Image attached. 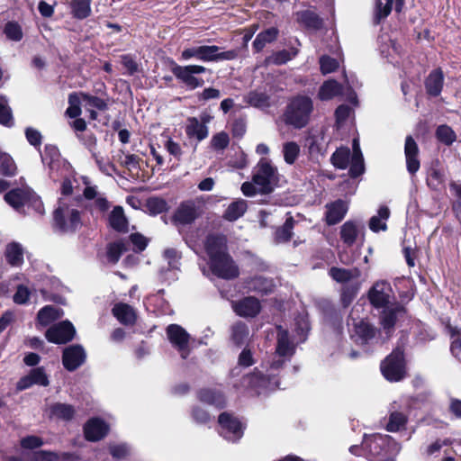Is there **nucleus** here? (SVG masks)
I'll return each mask as SVG.
<instances>
[{
    "label": "nucleus",
    "instance_id": "17",
    "mask_svg": "<svg viewBox=\"0 0 461 461\" xmlns=\"http://www.w3.org/2000/svg\"><path fill=\"white\" fill-rule=\"evenodd\" d=\"M5 201L14 210L20 211L32 200H36L35 194L30 189L14 188L4 196Z\"/></svg>",
    "mask_w": 461,
    "mask_h": 461
},
{
    "label": "nucleus",
    "instance_id": "37",
    "mask_svg": "<svg viewBox=\"0 0 461 461\" xmlns=\"http://www.w3.org/2000/svg\"><path fill=\"white\" fill-rule=\"evenodd\" d=\"M342 86L336 80H327L320 87L318 96L321 100H330L340 95Z\"/></svg>",
    "mask_w": 461,
    "mask_h": 461
},
{
    "label": "nucleus",
    "instance_id": "23",
    "mask_svg": "<svg viewBox=\"0 0 461 461\" xmlns=\"http://www.w3.org/2000/svg\"><path fill=\"white\" fill-rule=\"evenodd\" d=\"M234 312L242 317H254L260 311L259 301L254 297H246L233 305Z\"/></svg>",
    "mask_w": 461,
    "mask_h": 461
},
{
    "label": "nucleus",
    "instance_id": "10",
    "mask_svg": "<svg viewBox=\"0 0 461 461\" xmlns=\"http://www.w3.org/2000/svg\"><path fill=\"white\" fill-rule=\"evenodd\" d=\"M409 408L400 402H393L389 406V418L386 424V430L398 432L405 429L408 421Z\"/></svg>",
    "mask_w": 461,
    "mask_h": 461
},
{
    "label": "nucleus",
    "instance_id": "21",
    "mask_svg": "<svg viewBox=\"0 0 461 461\" xmlns=\"http://www.w3.org/2000/svg\"><path fill=\"white\" fill-rule=\"evenodd\" d=\"M205 250L210 261L229 255L226 251V239L221 235L208 236L205 242Z\"/></svg>",
    "mask_w": 461,
    "mask_h": 461
},
{
    "label": "nucleus",
    "instance_id": "18",
    "mask_svg": "<svg viewBox=\"0 0 461 461\" xmlns=\"http://www.w3.org/2000/svg\"><path fill=\"white\" fill-rule=\"evenodd\" d=\"M49 384L50 381L48 375H46L44 368L41 366L32 368L27 375L22 377L16 384V389L18 391H23L33 384L48 386Z\"/></svg>",
    "mask_w": 461,
    "mask_h": 461
},
{
    "label": "nucleus",
    "instance_id": "31",
    "mask_svg": "<svg viewBox=\"0 0 461 461\" xmlns=\"http://www.w3.org/2000/svg\"><path fill=\"white\" fill-rule=\"evenodd\" d=\"M62 315L63 311L60 308L47 305L39 311L37 320L41 326H48L52 321L61 318Z\"/></svg>",
    "mask_w": 461,
    "mask_h": 461
},
{
    "label": "nucleus",
    "instance_id": "53",
    "mask_svg": "<svg viewBox=\"0 0 461 461\" xmlns=\"http://www.w3.org/2000/svg\"><path fill=\"white\" fill-rule=\"evenodd\" d=\"M81 95L72 93L68 95V107L66 114L70 118H77L81 114Z\"/></svg>",
    "mask_w": 461,
    "mask_h": 461
},
{
    "label": "nucleus",
    "instance_id": "54",
    "mask_svg": "<svg viewBox=\"0 0 461 461\" xmlns=\"http://www.w3.org/2000/svg\"><path fill=\"white\" fill-rule=\"evenodd\" d=\"M147 209L151 214L157 215L167 212L168 205L167 201L163 198L150 197L147 201Z\"/></svg>",
    "mask_w": 461,
    "mask_h": 461
},
{
    "label": "nucleus",
    "instance_id": "56",
    "mask_svg": "<svg viewBox=\"0 0 461 461\" xmlns=\"http://www.w3.org/2000/svg\"><path fill=\"white\" fill-rule=\"evenodd\" d=\"M4 32L8 40L14 41H20L23 35L21 26L14 22H8L5 26Z\"/></svg>",
    "mask_w": 461,
    "mask_h": 461
},
{
    "label": "nucleus",
    "instance_id": "51",
    "mask_svg": "<svg viewBox=\"0 0 461 461\" xmlns=\"http://www.w3.org/2000/svg\"><path fill=\"white\" fill-rule=\"evenodd\" d=\"M128 249L127 244L123 241L112 243L107 249L108 260L113 264L117 263L121 256Z\"/></svg>",
    "mask_w": 461,
    "mask_h": 461
},
{
    "label": "nucleus",
    "instance_id": "62",
    "mask_svg": "<svg viewBox=\"0 0 461 461\" xmlns=\"http://www.w3.org/2000/svg\"><path fill=\"white\" fill-rule=\"evenodd\" d=\"M309 329V322L305 317H298L295 320V331L299 336L298 342L305 341Z\"/></svg>",
    "mask_w": 461,
    "mask_h": 461
},
{
    "label": "nucleus",
    "instance_id": "9",
    "mask_svg": "<svg viewBox=\"0 0 461 461\" xmlns=\"http://www.w3.org/2000/svg\"><path fill=\"white\" fill-rule=\"evenodd\" d=\"M220 434L226 440L237 442L243 436V427L240 421L230 413L222 412L218 419Z\"/></svg>",
    "mask_w": 461,
    "mask_h": 461
},
{
    "label": "nucleus",
    "instance_id": "5",
    "mask_svg": "<svg viewBox=\"0 0 461 461\" xmlns=\"http://www.w3.org/2000/svg\"><path fill=\"white\" fill-rule=\"evenodd\" d=\"M54 224L63 233L74 232L81 226L79 212L60 202L54 212Z\"/></svg>",
    "mask_w": 461,
    "mask_h": 461
},
{
    "label": "nucleus",
    "instance_id": "19",
    "mask_svg": "<svg viewBox=\"0 0 461 461\" xmlns=\"http://www.w3.org/2000/svg\"><path fill=\"white\" fill-rule=\"evenodd\" d=\"M406 167L410 174L414 175L420 167L419 159V147L411 136H407L404 144Z\"/></svg>",
    "mask_w": 461,
    "mask_h": 461
},
{
    "label": "nucleus",
    "instance_id": "34",
    "mask_svg": "<svg viewBox=\"0 0 461 461\" xmlns=\"http://www.w3.org/2000/svg\"><path fill=\"white\" fill-rule=\"evenodd\" d=\"M359 233V226L356 221H348L340 228V238L348 246H352Z\"/></svg>",
    "mask_w": 461,
    "mask_h": 461
},
{
    "label": "nucleus",
    "instance_id": "55",
    "mask_svg": "<svg viewBox=\"0 0 461 461\" xmlns=\"http://www.w3.org/2000/svg\"><path fill=\"white\" fill-rule=\"evenodd\" d=\"M436 136L439 141L446 145H451L456 140V133L447 125H440L436 131Z\"/></svg>",
    "mask_w": 461,
    "mask_h": 461
},
{
    "label": "nucleus",
    "instance_id": "63",
    "mask_svg": "<svg viewBox=\"0 0 461 461\" xmlns=\"http://www.w3.org/2000/svg\"><path fill=\"white\" fill-rule=\"evenodd\" d=\"M32 461H59V454L50 450H38L32 456Z\"/></svg>",
    "mask_w": 461,
    "mask_h": 461
},
{
    "label": "nucleus",
    "instance_id": "39",
    "mask_svg": "<svg viewBox=\"0 0 461 461\" xmlns=\"http://www.w3.org/2000/svg\"><path fill=\"white\" fill-rule=\"evenodd\" d=\"M278 35V30L275 27L268 28L259 32L253 41V48L257 52L261 51L267 43L274 41Z\"/></svg>",
    "mask_w": 461,
    "mask_h": 461
},
{
    "label": "nucleus",
    "instance_id": "22",
    "mask_svg": "<svg viewBox=\"0 0 461 461\" xmlns=\"http://www.w3.org/2000/svg\"><path fill=\"white\" fill-rule=\"evenodd\" d=\"M107 432V424L98 418L89 420L84 427L85 437L89 441H98L102 439Z\"/></svg>",
    "mask_w": 461,
    "mask_h": 461
},
{
    "label": "nucleus",
    "instance_id": "7",
    "mask_svg": "<svg viewBox=\"0 0 461 461\" xmlns=\"http://www.w3.org/2000/svg\"><path fill=\"white\" fill-rule=\"evenodd\" d=\"M379 330L370 322L360 320L353 323L350 336L353 341L362 347L373 345L379 341Z\"/></svg>",
    "mask_w": 461,
    "mask_h": 461
},
{
    "label": "nucleus",
    "instance_id": "64",
    "mask_svg": "<svg viewBox=\"0 0 461 461\" xmlns=\"http://www.w3.org/2000/svg\"><path fill=\"white\" fill-rule=\"evenodd\" d=\"M44 441L41 438L37 436H26L20 441V445L24 449H35L43 446Z\"/></svg>",
    "mask_w": 461,
    "mask_h": 461
},
{
    "label": "nucleus",
    "instance_id": "45",
    "mask_svg": "<svg viewBox=\"0 0 461 461\" xmlns=\"http://www.w3.org/2000/svg\"><path fill=\"white\" fill-rule=\"evenodd\" d=\"M349 158L350 149L348 147H341L332 154L330 161L335 167L345 169L348 166Z\"/></svg>",
    "mask_w": 461,
    "mask_h": 461
},
{
    "label": "nucleus",
    "instance_id": "11",
    "mask_svg": "<svg viewBox=\"0 0 461 461\" xmlns=\"http://www.w3.org/2000/svg\"><path fill=\"white\" fill-rule=\"evenodd\" d=\"M167 335L173 345L176 348L182 358H186L189 355V334L186 330L177 324H170L167 328Z\"/></svg>",
    "mask_w": 461,
    "mask_h": 461
},
{
    "label": "nucleus",
    "instance_id": "46",
    "mask_svg": "<svg viewBox=\"0 0 461 461\" xmlns=\"http://www.w3.org/2000/svg\"><path fill=\"white\" fill-rule=\"evenodd\" d=\"M246 102L257 108L264 109L270 105L269 95L264 92L252 91L246 96Z\"/></svg>",
    "mask_w": 461,
    "mask_h": 461
},
{
    "label": "nucleus",
    "instance_id": "20",
    "mask_svg": "<svg viewBox=\"0 0 461 461\" xmlns=\"http://www.w3.org/2000/svg\"><path fill=\"white\" fill-rule=\"evenodd\" d=\"M220 48L215 45H203L198 47H192L185 49L181 53V59L183 60H188L192 58H195L198 60L204 62L213 60V53L219 50Z\"/></svg>",
    "mask_w": 461,
    "mask_h": 461
},
{
    "label": "nucleus",
    "instance_id": "26",
    "mask_svg": "<svg viewBox=\"0 0 461 461\" xmlns=\"http://www.w3.org/2000/svg\"><path fill=\"white\" fill-rule=\"evenodd\" d=\"M329 275L334 281L345 284L358 279L361 276V271L358 267L348 269L332 267L329 270Z\"/></svg>",
    "mask_w": 461,
    "mask_h": 461
},
{
    "label": "nucleus",
    "instance_id": "58",
    "mask_svg": "<svg viewBox=\"0 0 461 461\" xmlns=\"http://www.w3.org/2000/svg\"><path fill=\"white\" fill-rule=\"evenodd\" d=\"M109 451L114 459L122 460L129 456L131 447L126 443L110 444Z\"/></svg>",
    "mask_w": 461,
    "mask_h": 461
},
{
    "label": "nucleus",
    "instance_id": "29",
    "mask_svg": "<svg viewBox=\"0 0 461 461\" xmlns=\"http://www.w3.org/2000/svg\"><path fill=\"white\" fill-rule=\"evenodd\" d=\"M185 132L189 138H196L198 141H201L207 138L208 127L203 123H200L199 119L196 117H190L187 119Z\"/></svg>",
    "mask_w": 461,
    "mask_h": 461
},
{
    "label": "nucleus",
    "instance_id": "8",
    "mask_svg": "<svg viewBox=\"0 0 461 461\" xmlns=\"http://www.w3.org/2000/svg\"><path fill=\"white\" fill-rule=\"evenodd\" d=\"M368 299L376 309L393 305L394 296L391 285L386 281L375 283L368 292Z\"/></svg>",
    "mask_w": 461,
    "mask_h": 461
},
{
    "label": "nucleus",
    "instance_id": "59",
    "mask_svg": "<svg viewBox=\"0 0 461 461\" xmlns=\"http://www.w3.org/2000/svg\"><path fill=\"white\" fill-rule=\"evenodd\" d=\"M164 257L167 261L168 268L171 270H178L180 267V252L173 248L167 249L164 251Z\"/></svg>",
    "mask_w": 461,
    "mask_h": 461
},
{
    "label": "nucleus",
    "instance_id": "28",
    "mask_svg": "<svg viewBox=\"0 0 461 461\" xmlns=\"http://www.w3.org/2000/svg\"><path fill=\"white\" fill-rule=\"evenodd\" d=\"M23 254L24 249L18 242H10L5 247V257L6 262L12 267H19L23 264Z\"/></svg>",
    "mask_w": 461,
    "mask_h": 461
},
{
    "label": "nucleus",
    "instance_id": "47",
    "mask_svg": "<svg viewBox=\"0 0 461 461\" xmlns=\"http://www.w3.org/2000/svg\"><path fill=\"white\" fill-rule=\"evenodd\" d=\"M297 55V50H293L291 51L286 50H282L279 51H276L273 53L272 55L268 56L265 63L267 65H282L286 63L287 61L291 60L293 58H294Z\"/></svg>",
    "mask_w": 461,
    "mask_h": 461
},
{
    "label": "nucleus",
    "instance_id": "14",
    "mask_svg": "<svg viewBox=\"0 0 461 461\" xmlns=\"http://www.w3.org/2000/svg\"><path fill=\"white\" fill-rule=\"evenodd\" d=\"M383 309L380 315V324L386 334V338H389L394 330L398 318L405 313V309L399 303Z\"/></svg>",
    "mask_w": 461,
    "mask_h": 461
},
{
    "label": "nucleus",
    "instance_id": "50",
    "mask_svg": "<svg viewBox=\"0 0 461 461\" xmlns=\"http://www.w3.org/2000/svg\"><path fill=\"white\" fill-rule=\"evenodd\" d=\"M0 124L7 127L14 125L12 110L5 96L0 97Z\"/></svg>",
    "mask_w": 461,
    "mask_h": 461
},
{
    "label": "nucleus",
    "instance_id": "3",
    "mask_svg": "<svg viewBox=\"0 0 461 461\" xmlns=\"http://www.w3.org/2000/svg\"><path fill=\"white\" fill-rule=\"evenodd\" d=\"M381 372L390 382H399L406 375L403 350L397 347L381 364Z\"/></svg>",
    "mask_w": 461,
    "mask_h": 461
},
{
    "label": "nucleus",
    "instance_id": "35",
    "mask_svg": "<svg viewBox=\"0 0 461 461\" xmlns=\"http://www.w3.org/2000/svg\"><path fill=\"white\" fill-rule=\"evenodd\" d=\"M249 336L248 325L243 321H237L230 327V339L237 346L246 343Z\"/></svg>",
    "mask_w": 461,
    "mask_h": 461
},
{
    "label": "nucleus",
    "instance_id": "16",
    "mask_svg": "<svg viewBox=\"0 0 461 461\" xmlns=\"http://www.w3.org/2000/svg\"><path fill=\"white\" fill-rule=\"evenodd\" d=\"M198 217L197 206L193 201H186L177 207L172 221L176 225H189Z\"/></svg>",
    "mask_w": 461,
    "mask_h": 461
},
{
    "label": "nucleus",
    "instance_id": "61",
    "mask_svg": "<svg viewBox=\"0 0 461 461\" xmlns=\"http://www.w3.org/2000/svg\"><path fill=\"white\" fill-rule=\"evenodd\" d=\"M252 287L263 294H268L272 291L273 282L270 279L258 276L252 281Z\"/></svg>",
    "mask_w": 461,
    "mask_h": 461
},
{
    "label": "nucleus",
    "instance_id": "49",
    "mask_svg": "<svg viewBox=\"0 0 461 461\" xmlns=\"http://www.w3.org/2000/svg\"><path fill=\"white\" fill-rule=\"evenodd\" d=\"M50 413L59 419L69 420L73 418L75 410L70 404L58 402L50 406Z\"/></svg>",
    "mask_w": 461,
    "mask_h": 461
},
{
    "label": "nucleus",
    "instance_id": "4",
    "mask_svg": "<svg viewBox=\"0 0 461 461\" xmlns=\"http://www.w3.org/2000/svg\"><path fill=\"white\" fill-rule=\"evenodd\" d=\"M171 71L176 78L184 84L188 89L194 90L201 87L204 84V80L198 75L206 71V68L200 65L180 66L174 64Z\"/></svg>",
    "mask_w": 461,
    "mask_h": 461
},
{
    "label": "nucleus",
    "instance_id": "13",
    "mask_svg": "<svg viewBox=\"0 0 461 461\" xmlns=\"http://www.w3.org/2000/svg\"><path fill=\"white\" fill-rule=\"evenodd\" d=\"M212 272L223 279H233L239 276V268L230 255L210 261Z\"/></svg>",
    "mask_w": 461,
    "mask_h": 461
},
{
    "label": "nucleus",
    "instance_id": "38",
    "mask_svg": "<svg viewBox=\"0 0 461 461\" xmlns=\"http://www.w3.org/2000/svg\"><path fill=\"white\" fill-rule=\"evenodd\" d=\"M248 208L247 202L243 199H239L232 202L225 210L223 217L225 220L234 221L243 216Z\"/></svg>",
    "mask_w": 461,
    "mask_h": 461
},
{
    "label": "nucleus",
    "instance_id": "33",
    "mask_svg": "<svg viewBox=\"0 0 461 461\" xmlns=\"http://www.w3.org/2000/svg\"><path fill=\"white\" fill-rule=\"evenodd\" d=\"M390 217V210L387 206L383 205L379 208L377 215L371 217L369 221V228L374 232L379 230H386V221Z\"/></svg>",
    "mask_w": 461,
    "mask_h": 461
},
{
    "label": "nucleus",
    "instance_id": "44",
    "mask_svg": "<svg viewBox=\"0 0 461 461\" xmlns=\"http://www.w3.org/2000/svg\"><path fill=\"white\" fill-rule=\"evenodd\" d=\"M446 180V176L444 172L436 167H431L427 175V184L433 190H438L441 186L444 185Z\"/></svg>",
    "mask_w": 461,
    "mask_h": 461
},
{
    "label": "nucleus",
    "instance_id": "43",
    "mask_svg": "<svg viewBox=\"0 0 461 461\" xmlns=\"http://www.w3.org/2000/svg\"><path fill=\"white\" fill-rule=\"evenodd\" d=\"M294 225V220L292 216H289L284 225L278 228L275 233V241L276 243H285L291 240L293 236L292 230Z\"/></svg>",
    "mask_w": 461,
    "mask_h": 461
},
{
    "label": "nucleus",
    "instance_id": "48",
    "mask_svg": "<svg viewBox=\"0 0 461 461\" xmlns=\"http://www.w3.org/2000/svg\"><path fill=\"white\" fill-rule=\"evenodd\" d=\"M16 170L13 158L0 149V174L5 176H13L16 174Z\"/></svg>",
    "mask_w": 461,
    "mask_h": 461
},
{
    "label": "nucleus",
    "instance_id": "27",
    "mask_svg": "<svg viewBox=\"0 0 461 461\" xmlns=\"http://www.w3.org/2000/svg\"><path fill=\"white\" fill-rule=\"evenodd\" d=\"M296 21L306 29L320 30L322 27V19L313 11L304 10L295 13Z\"/></svg>",
    "mask_w": 461,
    "mask_h": 461
},
{
    "label": "nucleus",
    "instance_id": "2",
    "mask_svg": "<svg viewBox=\"0 0 461 461\" xmlns=\"http://www.w3.org/2000/svg\"><path fill=\"white\" fill-rule=\"evenodd\" d=\"M312 111V99L306 95H297L286 106L285 122L296 129H302L309 122Z\"/></svg>",
    "mask_w": 461,
    "mask_h": 461
},
{
    "label": "nucleus",
    "instance_id": "41",
    "mask_svg": "<svg viewBox=\"0 0 461 461\" xmlns=\"http://www.w3.org/2000/svg\"><path fill=\"white\" fill-rule=\"evenodd\" d=\"M446 328L452 339L450 351L452 355L461 362V330L450 323L447 324Z\"/></svg>",
    "mask_w": 461,
    "mask_h": 461
},
{
    "label": "nucleus",
    "instance_id": "25",
    "mask_svg": "<svg viewBox=\"0 0 461 461\" xmlns=\"http://www.w3.org/2000/svg\"><path fill=\"white\" fill-rule=\"evenodd\" d=\"M309 152L312 156H324L327 152L330 139H327L325 133L320 132L312 134L308 140Z\"/></svg>",
    "mask_w": 461,
    "mask_h": 461
},
{
    "label": "nucleus",
    "instance_id": "32",
    "mask_svg": "<svg viewBox=\"0 0 461 461\" xmlns=\"http://www.w3.org/2000/svg\"><path fill=\"white\" fill-rule=\"evenodd\" d=\"M443 81L444 77L441 70L437 69L432 71L425 83L428 94L433 96L439 95L443 87Z\"/></svg>",
    "mask_w": 461,
    "mask_h": 461
},
{
    "label": "nucleus",
    "instance_id": "57",
    "mask_svg": "<svg viewBox=\"0 0 461 461\" xmlns=\"http://www.w3.org/2000/svg\"><path fill=\"white\" fill-rule=\"evenodd\" d=\"M393 0H386L385 5L383 6L381 0H376L375 13V23H379L382 19L386 18L393 6Z\"/></svg>",
    "mask_w": 461,
    "mask_h": 461
},
{
    "label": "nucleus",
    "instance_id": "12",
    "mask_svg": "<svg viewBox=\"0 0 461 461\" xmlns=\"http://www.w3.org/2000/svg\"><path fill=\"white\" fill-rule=\"evenodd\" d=\"M76 330L73 324L68 321H61L46 331V339L52 343L65 344L73 339Z\"/></svg>",
    "mask_w": 461,
    "mask_h": 461
},
{
    "label": "nucleus",
    "instance_id": "1",
    "mask_svg": "<svg viewBox=\"0 0 461 461\" xmlns=\"http://www.w3.org/2000/svg\"><path fill=\"white\" fill-rule=\"evenodd\" d=\"M296 343L291 339L289 333L281 326L277 327L276 351L272 357L267 375L255 370L249 375L244 377L243 384L254 389L258 394L275 391L279 387V382L276 378V372L290 361L295 353Z\"/></svg>",
    "mask_w": 461,
    "mask_h": 461
},
{
    "label": "nucleus",
    "instance_id": "52",
    "mask_svg": "<svg viewBox=\"0 0 461 461\" xmlns=\"http://www.w3.org/2000/svg\"><path fill=\"white\" fill-rule=\"evenodd\" d=\"M300 147L294 141L285 142L283 146V154L285 161L292 165L295 162L299 156Z\"/></svg>",
    "mask_w": 461,
    "mask_h": 461
},
{
    "label": "nucleus",
    "instance_id": "40",
    "mask_svg": "<svg viewBox=\"0 0 461 461\" xmlns=\"http://www.w3.org/2000/svg\"><path fill=\"white\" fill-rule=\"evenodd\" d=\"M109 222L113 229L117 231H127L128 222L125 218L123 209L121 206H115L109 216Z\"/></svg>",
    "mask_w": 461,
    "mask_h": 461
},
{
    "label": "nucleus",
    "instance_id": "15",
    "mask_svg": "<svg viewBox=\"0 0 461 461\" xmlns=\"http://www.w3.org/2000/svg\"><path fill=\"white\" fill-rule=\"evenodd\" d=\"M86 354L80 345H72L63 350L62 363L68 371H75L82 366L86 360Z\"/></svg>",
    "mask_w": 461,
    "mask_h": 461
},
{
    "label": "nucleus",
    "instance_id": "36",
    "mask_svg": "<svg viewBox=\"0 0 461 461\" xmlns=\"http://www.w3.org/2000/svg\"><path fill=\"white\" fill-rule=\"evenodd\" d=\"M198 398L201 402L215 405L218 408H222L225 405L223 394L216 390L203 389L199 391Z\"/></svg>",
    "mask_w": 461,
    "mask_h": 461
},
{
    "label": "nucleus",
    "instance_id": "30",
    "mask_svg": "<svg viewBox=\"0 0 461 461\" xmlns=\"http://www.w3.org/2000/svg\"><path fill=\"white\" fill-rule=\"evenodd\" d=\"M113 313L124 325L133 324L136 321L133 308L127 303H120L115 304L113 308Z\"/></svg>",
    "mask_w": 461,
    "mask_h": 461
},
{
    "label": "nucleus",
    "instance_id": "42",
    "mask_svg": "<svg viewBox=\"0 0 461 461\" xmlns=\"http://www.w3.org/2000/svg\"><path fill=\"white\" fill-rule=\"evenodd\" d=\"M71 12L77 19H85L91 14V0H72Z\"/></svg>",
    "mask_w": 461,
    "mask_h": 461
},
{
    "label": "nucleus",
    "instance_id": "60",
    "mask_svg": "<svg viewBox=\"0 0 461 461\" xmlns=\"http://www.w3.org/2000/svg\"><path fill=\"white\" fill-rule=\"evenodd\" d=\"M229 143H230L229 135L224 131H221V132L213 135L212 138V140H211L212 147L215 150H223L224 149H226L228 147Z\"/></svg>",
    "mask_w": 461,
    "mask_h": 461
},
{
    "label": "nucleus",
    "instance_id": "6",
    "mask_svg": "<svg viewBox=\"0 0 461 461\" xmlns=\"http://www.w3.org/2000/svg\"><path fill=\"white\" fill-rule=\"evenodd\" d=\"M252 181L256 184L260 194H269L273 185L277 182V169L267 159H260Z\"/></svg>",
    "mask_w": 461,
    "mask_h": 461
},
{
    "label": "nucleus",
    "instance_id": "24",
    "mask_svg": "<svg viewBox=\"0 0 461 461\" xmlns=\"http://www.w3.org/2000/svg\"><path fill=\"white\" fill-rule=\"evenodd\" d=\"M326 221L328 225H334L339 222L348 212V204L343 200H337L326 206Z\"/></svg>",
    "mask_w": 461,
    "mask_h": 461
}]
</instances>
